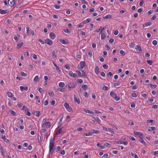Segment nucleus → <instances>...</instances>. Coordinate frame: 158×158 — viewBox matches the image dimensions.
<instances>
[{"label":"nucleus","instance_id":"38","mask_svg":"<svg viewBox=\"0 0 158 158\" xmlns=\"http://www.w3.org/2000/svg\"><path fill=\"white\" fill-rule=\"evenodd\" d=\"M48 94L51 97H52L54 96V93L53 92L50 91L48 93Z\"/></svg>","mask_w":158,"mask_h":158},{"label":"nucleus","instance_id":"47","mask_svg":"<svg viewBox=\"0 0 158 158\" xmlns=\"http://www.w3.org/2000/svg\"><path fill=\"white\" fill-rule=\"evenodd\" d=\"M103 68L105 69H107L108 68V66L106 64H104L103 65Z\"/></svg>","mask_w":158,"mask_h":158},{"label":"nucleus","instance_id":"27","mask_svg":"<svg viewBox=\"0 0 158 158\" xmlns=\"http://www.w3.org/2000/svg\"><path fill=\"white\" fill-rule=\"evenodd\" d=\"M94 118L95 120L96 121H97L99 123H101V121L98 117H94Z\"/></svg>","mask_w":158,"mask_h":158},{"label":"nucleus","instance_id":"25","mask_svg":"<svg viewBox=\"0 0 158 158\" xmlns=\"http://www.w3.org/2000/svg\"><path fill=\"white\" fill-rule=\"evenodd\" d=\"M93 132L91 133H95L96 134H98L100 133V131L98 130H92Z\"/></svg>","mask_w":158,"mask_h":158},{"label":"nucleus","instance_id":"40","mask_svg":"<svg viewBox=\"0 0 158 158\" xmlns=\"http://www.w3.org/2000/svg\"><path fill=\"white\" fill-rule=\"evenodd\" d=\"M101 39L102 40L104 39L105 37V35L104 33H101Z\"/></svg>","mask_w":158,"mask_h":158},{"label":"nucleus","instance_id":"26","mask_svg":"<svg viewBox=\"0 0 158 158\" xmlns=\"http://www.w3.org/2000/svg\"><path fill=\"white\" fill-rule=\"evenodd\" d=\"M81 72H82L81 77L84 78H85L86 77V75L85 72L83 70H82Z\"/></svg>","mask_w":158,"mask_h":158},{"label":"nucleus","instance_id":"21","mask_svg":"<svg viewBox=\"0 0 158 158\" xmlns=\"http://www.w3.org/2000/svg\"><path fill=\"white\" fill-rule=\"evenodd\" d=\"M23 42H21L19 43L17 45V48H19L21 46H22L23 45Z\"/></svg>","mask_w":158,"mask_h":158},{"label":"nucleus","instance_id":"48","mask_svg":"<svg viewBox=\"0 0 158 158\" xmlns=\"http://www.w3.org/2000/svg\"><path fill=\"white\" fill-rule=\"evenodd\" d=\"M55 101L54 100H52L51 102V104L52 106H54L55 104Z\"/></svg>","mask_w":158,"mask_h":158},{"label":"nucleus","instance_id":"31","mask_svg":"<svg viewBox=\"0 0 158 158\" xmlns=\"http://www.w3.org/2000/svg\"><path fill=\"white\" fill-rule=\"evenodd\" d=\"M131 155L133 157H134L135 158H139L138 156L135 153H132Z\"/></svg>","mask_w":158,"mask_h":158},{"label":"nucleus","instance_id":"57","mask_svg":"<svg viewBox=\"0 0 158 158\" xmlns=\"http://www.w3.org/2000/svg\"><path fill=\"white\" fill-rule=\"evenodd\" d=\"M83 82V80L81 79H78V80L77 81V82L80 84L82 83Z\"/></svg>","mask_w":158,"mask_h":158},{"label":"nucleus","instance_id":"12","mask_svg":"<svg viewBox=\"0 0 158 158\" xmlns=\"http://www.w3.org/2000/svg\"><path fill=\"white\" fill-rule=\"evenodd\" d=\"M95 73L98 74L99 73V69L98 66H97L95 68Z\"/></svg>","mask_w":158,"mask_h":158},{"label":"nucleus","instance_id":"63","mask_svg":"<svg viewBox=\"0 0 158 158\" xmlns=\"http://www.w3.org/2000/svg\"><path fill=\"white\" fill-rule=\"evenodd\" d=\"M131 107L132 108H135V104L134 103H132L131 104Z\"/></svg>","mask_w":158,"mask_h":158},{"label":"nucleus","instance_id":"23","mask_svg":"<svg viewBox=\"0 0 158 158\" xmlns=\"http://www.w3.org/2000/svg\"><path fill=\"white\" fill-rule=\"evenodd\" d=\"M85 112L86 113H88L91 114H93L94 113V112L92 110H84Z\"/></svg>","mask_w":158,"mask_h":158},{"label":"nucleus","instance_id":"13","mask_svg":"<svg viewBox=\"0 0 158 158\" xmlns=\"http://www.w3.org/2000/svg\"><path fill=\"white\" fill-rule=\"evenodd\" d=\"M139 137L141 139L139 140L140 142L143 145H146V143L144 141L142 137L141 136V135H140L139 136Z\"/></svg>","mask_w":158,"mask_h":158},{"label":"nucleus","instance_id":"30","mask_svg":"<svg viewBox=\"0 0 158 158\" xmlns=\"http://www.w3.org/2000/svg\"><path fill=\"white\" fill-rule=\"evenodd\" d=\"M155 127H149V129H148V131H152L154 130H155Z\"/></svg>","mask_w":158,"mask_h":158},{"label":"nucleus","instance_id":"60","mask_svg":"<svg viewBox=\"0 0 158 158\" xmlns=\"http://www.w3.org/2000/svg\"><path fill=\"white\" fill-rule=\"evenodd\" d=\"M29 27H26L27 30V33L28 35H29Z\"/></svg>","mask_w":158,"mask_h":158},{"label":"nucleus","instance_id":"1","mask_svg":"<svg viewBox=\"0 0 158 158\" xmlns=\"http://www.w3.org/2000/svg\"><path fill=\"white\" fill-rule=\"evenodd\" d=\"M54 146V144H49V154L52 155L54 151V149H53Z\"/></svg>","mask_w":158,"mask_h":158},{"label":"nucleus","instance_id":"45","mask_svg":"<svg viewBox=\"0 0 158 158\" xmlns=\"http://www.w3.org/2000/svg\"><path fill=\"white\" fill-rule=\"evenodd\" d=\"M46 131V129L43 128L42 129H41L40 133L41 134H42Z\"/></svg>","mask_w":158,"mask_h":158},{"label":"nucleus","instance_id":"32","mask_svg":"<svg viewBox=\"0 0 158 158\" xmlns=\"http://www.w3.org/2000/svg\"><path fill=\"white\" fill-rule=\"evenodd\" d=\"M58 91L61 92H64L65 91V89L63 88H59L58 89Z\"/></svg>","mask_w":158,"mask_h":158},{"label":"nucleus","instance_id":"14","mask_svg":"<svg viewBox=\"0 0 158 158\" xmlns=\"http://www.w3.org/2000/svg\"><path fill=\"white\" fill-rule=\"evenodd\" d=\"M53 64L54 66L56 67V70L58 71L59 72H60L61 70L60 68L55 63L53 62Z\"/></svg>","mask_w":158,"mask_h":158},{"label":"nucleus","instance_id":"10","mask_svg":"<svg viewBox=\"0 0 158 158\" xmlns=\"http://www.w3.org/2000/svg\"><path fill=\"white\" fill-rule=\"evenodd\" d=\"M20 88L21 91H23L24 90H25L26 91H27L28 89V87L26 86L24 87L23 86H21L20 87Z\"/></svg>","mask_w":158,"mask_h":158},{"label":"nucleus","instance_id":"4","mask_svg":"<svg viewBox=\"0 0 158 158\" xmlns=\"http://www.w3.org/2000/svg\"><path fill=\"white\" fill-rule=\"evenodd\" d=\"M76 83L74 82H71L68 84V86L70 88H73L75 87Z\"/></svg>","mask_w":158,"mask_h":158},{"label":"nucleus","instance_id":"41","mask_svg":"<svg viewBox=\"0 0 158 158\" xmlns=\"http://www.w3.org/2000/svg\"><path fill=\"white\" fill-rule=\"evenodd\" d=\"M112 75V73L111 72H109L107 74V76L108 77L110 78Z\"/></svg>","mask_w":158,"mask_h":158},{"label":"nucleus","instance_id":"35","mask_svg":"<svg viewBox=\"0 0 158 158\" xmlns=\"http://www.w3.org/2000/svg\"><path fill=\"white\" fill-rule=\"evenodd\" d=\"M10 0H5L4 1V3L6 5H9V2Z\"/></svg>","mask_w":158,"mask_h":158},{"label":"nucleus","instance_id":"17","mask_svg":"<svg viewBox=\"0 0 158 158\" xmlns=\"http://www.w3.org/2000/svg\"><path fill=\"white\" fill-rule=\"evenodd\" d=\"M60 42L64 44H68V41L66 40H60Z\"/></svg>","mask_w":158,"mask_h":158},{"label":"nucleus","instance_id":"16","mask_svg":"<svg viewBox=\"0 0 158 158\" xmlns=\"http://www.w3.org/2000/svg\"><path fill=\"white\" fill-rule=\"evenodd\" d=\"M33 114L35 116L39 117L40 115V112L39 111H35L33 112Z\"/></svg>","mask_w":158,"mask_h":158},{"label":"nucleus","instance_id":"36","mask_svg":"<svg viewBox=\"0 0 158 158\" xmlns=\"http://www.w3.org/2000/svg\"><path fill=\"white\" fill-rule=\"evenodd\" d=\"M39 79V77L38 76H36L34 79V82H36Z\"/></svg>","mask_w":158,"mask_h":158},{"label":"nucleus","instance_id":"2","mask_svg":"<svg viewBox=\"0 0 158 158\" xmlns=\"http://www.w3.org/2000/svg\"><path fill=\"white\" fill-rule=\"evenodd\" d=\"M85 66V64L84 61H81L78 65L77 68L79 70H81Z\"/></svg>","mask_w":158,"mask_h":158},{"label":"nucleus","instance_id":"51","mask_svg":"<svg viewBox=\"0 0 158 158\" xmlns=\"http://www.w3.org/2000/svg\"><path fill=\"white\" fill-rule=\"evenodd\" d=\"M10 114L14 115H15L16 114V113L15 111L13 110H10Z\"/></svg>","mask_w":158,"mask_h":158},{"label":"nucleus","instance_id":"28","mask_svg":"<svg viewBox=\"0 0 158 158\" xmlns=\"http://www.w3.org/2000/svg\"><path fill=\"white\" fill-rule=\"evenodd\" d=\"M15 4V0H12V2H10V6H13Z\"/></svg>","mask_w":158,"mask_h":158},{"label":"nucleus","instance_id":"3","mask_svg":"<svg viewBox=\"0 0 158 158\" xmlns=\"http://www.w3.org/2000/svg\"><path fill=\"white\" fill-rule=\"evenodd\" d=\"M64 106L68 111L70 112H72V111L71 108L70 107L69 104L67 102H66L65 103H64Z\"/></svg>","mask_w":158,"mask_h":158},{"label":"nucleus","instance_id":"6","mask_svg":"<svg viewBox=\"0 0 158 158\" xmlns=\"http://www.w3.org/2000/svg\"><path fill=\"white\" fill-rule=\"evenodd\" d=\"M103 129L105 131H106L107 132H110L111 133H114V131L112 130L111 128H107L106 127L104 126L102 127Z\"/></svg>","mask_w":158,"mask_h":158},{"label":"nucleus","instance_id":"20","mask_svg":"<svg viewBox=\"0 0 158 158\" xmlns=\"http://www.w3.org/2000/svg\"><path fill=\"white\" fill-rule=\"evenodd\" d=\"M7 12V10H3L1 9H0V13L1 14H4Z\"/></svg>","mask_w":158,"mask_h":158},{"label":"nucleus","instance_id":"42","mask_svg":"<svg viewBox=\"0 0 158 158\" xmlns=\"http://www.w3.org/2000/svg\"><path fill=\"white\" fill-rule=\"evenodd\" d=\"M122 141H115V143L118 144H121L122 143Z\"/></svg>","mask_w":158,"mask_h":158},{"label":"nucleus","instance_id":"24","mask_svg":"<svg viewBox=\"0 0 158 158\" xmlns=\"http://www.w3.org/2000/svg\"><path fill=\"white\" fill-rule=\"evenodd\" d=\"M81 88L83 89L86 90L88 89V86L86 85H82Z\"/></svg>","mask_w":158,"mask_h":158},{"label":"nucleus","instance_id":"22","mask_svg":"<svg viewBox=\"0 0 158 158\" xmlns=\"http://www.w3.org/2000/svg\"><path fill=\"white\" fill-rule=\"evenodd\" d=\"M135 49L137 50H138L139 51V52H140L142 51V50H141V48L140 47L139 45L136 46V48H135Z\"/></svg>","mask_w":158,"mask_h":158},{"label":"nucleus","instance_id":"37","mask_svg":"<svg viewBox=\"0 0 158 158\" xmlns=\"http://www.w3.org/2000/svg\"><path fill=\"white\" fill-rule=\"evenodd\" d=\"M59 85L60 87H63L64 86L65 84L64 82H60L59 83Z\"/></svg>","mask_w":158,"mask_h":158},{"label":"nucleus","instance_id":"39","mask_svg":"<svg viewBox=\"0 0 158 158\" xmlns=\"http://www.w3.org/2000/svg\"><path fill=\"white\" fill-rule=\"evenodd\" d=\"M20 74L22 76L24 77H26L27 75V74L26 73L23 72H21Z\"/></svg>","mask_w":158,"mask_h":158},{"label":"nucleus","instance_id":"59","mask_svg":"<svg viewBox=\"0 0 158 158\" xmlns=\"http://www.w3.org/2000/svg\"><path fill=\"white\" fill-rule=\"evenodd\" d=\"M101 75L103 77H105L106 76L105 73L103 72H102L101 73Z\"/></svg>","mask_w":158,"mask_h":158},{"label":"nucleus","instance_id":"50","mask_svg":"<svg viewBox=\"0 0 158 158\" xmlns=\"http://www.w3.org/2000/svg\"><path fill=\"white\" fill-rule=\"evenodd\" d=\"M108 89V87L107 86H104L102 88V89L104 90H106Z\"/></svg>","mask_w":158,"mask_h":158},{"label":"nucleus","instance_id":"52","mask_svg":"<svg viewBox=\"0 0 158 158\" xmlns=\"http://www.w3.org/2000/svg\"><path fill=\"white\" fill-rule=\"evenodd\" d=\"M92 135V133L91 132H89L87 133H85V135L86 136H89Z\"/></svg>","mask_w":158,"mask_h":158},{"label":"nucleus","instance_id":"56","mask_svg":"<svg viewBox=\"0 0 158 158\" xmlns=\"http://www.w3.org/2000/svg\"><path fill=\"white\" fill-rule=\"evenodd\" d=\"M62 131V128H61L60 129H59V130L57 132V133H56V134L57 135L59 134L60 133H61V132Z\"/></svg>","mask_w":158,"mask_h":158},{"label":"nucleus","instance_id":"44","mask_svg":"<svg viewBox=\"0 0 158 158\" xmlns=\"http://www.w3.org/2000/svg\"><path fill=\"white\" fill-rule=\"evenodd\" d=\"M147 62L150 65H152V62L151 60H147Z\"/></svg>","mask_w":158,"mask_h":158},{"label":"nucleus","instance_id":"11","mask_svg":"<svg viewBox=\"0 0 158 158\" xmlns=\"http://www.w3.org/2000/svg\"><path fill=\"white\" fill-rule=\"evenodd\" d=\"M49 36L50 38L52 39H54L55 37V35L54 33L52 32L50 33Z\"/></svg>","mask_w":158,"mask_h":158},{"label":"nucleus","instance_id":"61","mask_svg":"<svg viewBox=\"0 0 158 158\" xmlns=\"http://www.w3.org/2000/svg\"><path fill=\"white\" fill-rule=\"evenodd\" d=\"M114 41V39L113 38H111L109 40V42L111 43H112Z\"/></svg>","mask_w":158,"mask_h":158},{"label":"nucleus","instance_id":"49","mask_svg":"<svg viewBox=\"0 0 158 158\" xmlns=\"http://www.w3.org/2000/svg\"><path fill=\"white\" fill-rule=\"evenodd\" d=\"M114 98L116 101H119L120 99V97L117 96L116 95Z\"/></svg>","mask_w":158,"mask_h":158},{"label":"nucleus","instance_id":"43","mask_svg":"<svg viewBox=\"0 0 158 158\" xmlns=\"http://www.w3.org/2000/svg\"><path fill=\"white\" fill-rule=\"evenodd\" d=\"M120 54L123 55H125V52L123 50H121L120 52Z\"/></svg>","mask_w":158,"mask_h":158},{"label":"nucleus","instance_id":"58","mask_svg":"<svg viewBox=\"0 0 158 158\" xmlns=\"http://www.w3.org/2000/svg\"><path fill=\"white\" fill-rule=\"evenodd\" d=\"M88 55L89 56L91 57L92 56V52L90 50H89L88 52Z\"/></svg>","mask_w":158,"mask_h":158},{"label":"nucleus","instance_id":"34","mask_svg":"<svg viewBox=\"0 0 158 158\" xmlns=\"http://www.w3.org/2000/svg\"><path fill=\"white\" fill-rule=\"evenodd\" d=\"M54 139L52 137L50 139V143L49 144H54Z\"/></svg>","mask_w":158,"mask_h":158},{"label":"nucleus","instance_id":"64","mask_svg":"<svg viewBox=\"0 0 158 158\" xmlns=\"http://www.w3.org/2000/svg\"><path fill=\"white\" fill-rule=\"evenodd\" d=\"M65 68L68 70H69L70 69V68L69 65L68 64H67L65 65Z\"/></svg>","mask_w":158,"mask_h":158},{"label":"nucleus","instance_id":"29","mask_svg":"<svg viewBox=\"0 0 158 158\" xmlns=\"http://www.w3.org/2000/svg\"><path fill=\"white\" fill-rule=\"evenodd\" d=\"M52 56L53 58H56L57 56L55 54V52L54 51H53L52 53Z\"/></svg>","mask_w":158,"mask_h":158},{"label":"nucleus","instance_id":"55","mask_svg":"<svg viewBox=\"0 0 158 158\" xmlns=\"http://www.w3.org/2000/svg\"><path fill=\"white\" fill-rule=\"evenodd\" d=\"M157 41L156 40H154L152 41V44L154 45H156L157 44Z\"/></svg>","mask_w":158,"mask_h":158},{"label":"nucleus","instance_id":"53","mask_svg":"<svg viewBox=\"0 0 158 158\" xmlns=\"http://www.w3.org/2000/svg\"><path fill=\"white\" fill-rule=\"evenodd\" d=\"M153 121L152 119L148 120H147V123L148 124V123H153Z\"/></svg>","mask_w":158,"mask_h":158},{"label":"nucleus","instance_id":"46","mask_svg":"<svg viewBox=\"0 0 158 158\" xmlns=\"http://www.w3.org/2000/svg\"><path fill=\"white\" fill-rule=\"evenodd\" d=\"M144 3V1L143 0H141L139 3V5L140 6H143V4Z\"/></svg>","mask_w":158,"mask_h":158},{"label":"nucleus","instance_id":"33","mask_svg":"<svg viewBox=\"0 0 158 158\" xmlns=\"http://www.w3.org/2000/svg\"><path fill=\"white\" fill-rule=\"evenodd\" d=\"M60 149V146H57L56 148H55L54 149V151L56 150V152H57L59 151Z\"/></svg>","mask_w":158,"mask_h":158},{"label":"nucleus","instance_id":"7","mask_svg":"<svg viewBox=\"0 0 158 158\" xmlns=\"http://www.w3.org/2000/svg\"><path fill=\"white\" fill-rule=\"evenodd\" d=\"M45 43L49 45H52L53 44V42L49 39H47L45 40Z\"/></svg>","mask_w":158,"mask_h":158},{"label":"nucleus","instance_id":"9","mask_svg":"<svg viewBox=\"0 0 158 158\" xmlns=\"http://www.w3.org/2000/svg\"><path fill=\"white\" fill-rule=\"evenodd\" d=\"M152 23L151 22H146L145 24H144L143 25V28L145 27L149 26L151 25Z\"/></svg>","mask_w":158,"mask_h":158},{"label":"nucleus","instance_id":"8","mask_svg":"<svg viewBox=\"0 0 158 158\" xmlns=\"http://www.w3.org/2000/svg\"><path fill=\"white\" fill-rule=\"evenodd\" d=\"M74 98V101L75 102H77V103L79 104L80 103V100L79 98H77L76 97V96L75 94L73 95Z\"/></svg>","mask_w":158,"mask_h":158},{"label":"nucleus","instance_id":"54","mask_svg":"<svg viewBox=\"0 0 158 158\" xmlns=\"http://www.w3.org/2000/svg\"><path fill=\"white\" fill-rule=\"evenodd\" d=\"M131 95L133 97H134V98H136L137 96L136 94L135 93H132Z\"/></svg>","mask_w":158,"mask_h":158},{"label":"nucleus","instance_id":"5","mask_svg":"<svg viewBox=\"0 0 158 158\" xmlns=\"http://www.w3.org/2000/svg\"><path fill=\"white\" fill-rule=\"evenodd\" d=\"M50 123L49 122L44 123V124L42 126V128L45 127L47 128L50 127Z\"/></svg>","mask_w":158,"mask_h":158},{"label":"nucleus","instance_id":"62","mask_svg":"<svg viewBox=\"0 0 158 158\" xmlns=\"http://www.w3.org/2000/svg\"><path fill=\"white\" fill-rule=\"evenodd\" d=\"M39 91L40 93H41L42 92H43L44 90L42 88L40 87L39 88Z\"/></svg>","mask_w":158,"mask_h":158},{"label":"nucleus","instance_id":"15","mask_svg":"<svg viewBox=\"0 0 158 158\" xmlns=\"http://www.w3.org/2000/svg\"><path fill=\"white\" fill-rule=\"evenodd\" d=\"M91 19L90 18H88L86 20H85L83 21L82 22V23L83 24H85L86 23H89L90 21H91Z\"/></svg>","mask_w":158,"mask_h":158},{"label":"nucleus","instance_id":"19","mask_svg":"<svg viewBox=\"0 0 158 158\" xmlns=\"http://www.w3.org/2000/svg\"><path fill=\"white\" fill-rule=\"evenodd\" d=\"M110 95L111 97L114 98L116 95V94L115 92L111 91L110 93Z\"/></svg>","mask_w":158,"mask_h":158},{"label":"nucleus","instance_id":"18","mask_svg":"<svg viewBox=\"0 0 158 158\" xmlns=\"http://www.w3.org/2000/svg\"><path fill=\"white\" fill-rule=\"evenodd\" d=\"M112 15H107L105 16H104L103 18L104 19H110L112 17Z\"/></svg>","mask_w":158,"mask_h":158}]
</instances>
